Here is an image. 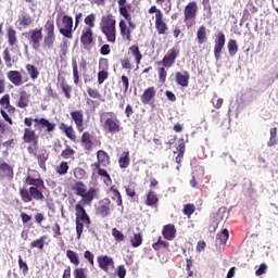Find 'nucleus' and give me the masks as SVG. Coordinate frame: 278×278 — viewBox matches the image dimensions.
Wrapping results in <instances>:
<instances>
[{
	"label": "nucleus",
	"instance_id": "23",
	"mask_svg": "<svg viewBox=\"0 0 278 278\" xmlns=\"http://www.w3.org/2000/svg\"><path fill=\"white\" fill-rule=\"evenodd\" d=\"M80 42L84 45V47H90L92 42H94V33L91 28H84L81 36H80Z\"/></svg>",
	"mask_w": 278,
	"mask_h": 278
},
{
	"label": "nucleus",
	"instance_id": "28",
	"mask_svg": "<svg viewBox=\"0 0 278 278\" xmlns=\"http://www.w3.org/2000/svg\"><path fill=\"white\" fill-rule=\"evenodd\" d=\"M0 105H1L2 110H7L8 114H10V115L16 114V108H14L10 103V94L7 93V94L2 96V98L0 99Z\"/></svg>",
	"mask_w": 278,
	"mask_h": 278
},
{
	"label": "nucleus",
	"instance_id": "12",
	"mask_svg": "<svg viewBox=\"0 0 278 278\" xmlns=\"http://www.w3.org/2000/svg\"><path fill=\"white\" fill-rule=\"evenodd\" d=\"M197 14H199V4L197 1H190L184 9V23L188 25L190 21L194 23L197 21Z\"/></svg>",
	"mask_w": 278,
	"mask_h": 278
},
{
	"label": "nucleus",
	"instance_id": "46",
	"mask_svg": "<svg viewBox=\"0 0 278 278\" xmlns=\"http://www.w3.org/2000/svg\"><path fill=\"white\" fill-rule=\"evenodd\" d=\"M118 86L123 88V93L127 94L129 91V77L127 75H122L121 80L118 81Z\"/></svg>",
	"mask_w": 278,
	"mask_h": 278
},
{
	"label": "nucleus",
	"instance_id": "5",
	"mask_svg": "<svg viewBox=\"0 0 278 278\" xmlns=\"http://www.w3.org/2000/svg\"><path fill=\"white\" fill-rule=\"evenodd\" d=\"M72 190L76 197H80L83 205H92V201H94V197H97V189L89 188L84 184V181L78 180L72 186Z\"/></svg>",
	"mask_w": 278,
	"mask_h": 278
},
{
	"label": "nucleus",
	"instance_id": "61",
	"mask_svg": "<svg viewBox=\"0 0 278 278\" xmlns=\"http://www.w3.org/2000/svg\"><path fill=\"white\" fill-rule=\"evenodd\" d=\"M108 77H110V73H108V71L102 70L98 72V84L101 86V84H103Z\"/></svg>",
	"mask_w": 278,
	"mask_h": 278
},
{
	"label": "nucleus",
	"instance_id": "53",
	"mask_svg": "<svg viewBox=\"0 0 278 278\" xmlns=\"http://www.w3.org/2000/svg\"><path fill=\"white\" fill-rule=\"evenodd\" d=\"M110 190L112 191L113 195L116 197V203L118 207H123V195H121V191H118V188H116V186H112Z\"/></svg>",
	"mask_w": 278,
	"mask_h": 278
},
{
	"label": "nucleus",
	"instance_id": "11",
	"mask_svg": "<svg viewBox=\"0 0 278 278\" xmlns=\"http://www.w3.org/2000/svg\"><path fill=\"white\" fill-rule=\"evenodd\" d=\"M28 42L34 51H40V43L42 42V28H35L25 34Z\"/></svg>",
	"mask_w": 278,
	"mask_h": 278
},
{
	"label": "nucleus",
	"instance_id": "14",
	"mask_svg": "<svg viewBox=\"0 0 278 278\" xmlns=\"http://www.w3.org/2000/svg\"><path fill=\"white\" fill-rule=\"evenodd\" d=\"M15 25L17 26V29H27L34 25V16L26 11H22L15 22Z\"/></svg>",
	"mask_w": 278,
	"mask_h": 278
},
{
	"label": "nucleus",
	"instance_id": "54",
	"mask_svg": "<svg viewBox=\"0 0 278 278\" xmlns=\"http://www.w3.org/2000/svg\"><path fill=\"white\" fill-rule=\"evenodd\" d=\"M217 240H219V244H227V240H229V230L225 228L217 235Z\"/></svg>",
	"mask_w": 278,
	"mask_h": 278
},
{
	"label": "nucleus",
	"instance_id": "34",
	"mask_svg": "<svg viewBox=\"0 0 278 278\" xmlns=\"http://www.w3.org/2000/svg\"><path fill=\"white\" fill-rule=\"evenodd\" d=\"M47 235H43L41 237H39L38 239H35L30 242V249H38L39 251H43L45 250V244L47 242Z\"/></svg>",
	"mask_w": 278,
	"mask_h": 278
},
{
	"label": "nucleus",
	"instance_id": "27",
	"mask_svg": "<svg viewBox=\"0 0 278 278\" xmlns=\"http://www.w3.org/2000/svg\"><path fill=\"white\" fill-rule=\"evenodd\" d=\"M7 77L13 86H23V74L18 71H9L7 73Z\"/></svg>",
	"mask_w": 278,
	"mask_h": 278
},
{
	"label": "nucleus",
	"instance_id": "55",
	"mask_svg": "<svg viewBox=\"0 0 278 278\" xmlns=\"http://www.w3.org/2000/svg\"><path fill=\"white\" fill-rule=\"evenodd\" d=\"M87 93L90 97V99H98V101H101L102 99L99 89H92L91 87H87Z\"/></svg>",
	"mask_w": 278,
	"mask_h": 278
},
{
	"label": "nucleus",
	"instance_id": "62",
	"mask_svg": "<svg viewBox=\"0 0 278 278\" xmlns=\"http://www.w3.org/2000/svg\"><path fill=\"white\" fill-rule=\"evenodd\" d=\"M84 257L89 262V264L94 266V254H92V252H90L89 250H86L84 253Z\"/></svg>",
	"mask_w": 278,
	"mask_h": 278
},
{
	"label": "nucleus",
	"instance_id": "38",
	"mask_svg": "<svg viewBox=\"0 0 278 278\" xmlns=\"http://www.w3.org/2000/svg\"><path fill=\"white\" fill-rule=\"evenodd\" d=\"M26 71L33 81H36V79L40 77V71H38V67H36V65L27 64Z\"/></svg>",
	"mask_w": 278,
	"mask_h": 278
},
{
	"label": "nucleus",
	"instance_id": "3",
	"mask_svg": "<svg viewBox=\"0 0 278 278\" xmlns=\"http://www.w3.org/2000/svg\"><path fill=\"white\" fill-rule=\"evenodd\" d=\"M100 30L105 36L106 42L116 45V17L109 13L100 20Z\"/></svg>",
	"mask_w": 278,
	"mask_h": 278
},
{
	"label": "nucleus",
	"instance_id": "21",
	"mask_svg": "<svg viewBox=\"0 0 278 278\" xmlns=\"http://www.w3.org/2000/svg\"><path fill=\"white\" fill-rule=\"evenodd\" d=\"M59 129L60 131L65 134L66 138H68V140H71L72 142L77 141V134L75 132V128H73L72 125L68 126L65 123L61 122L59 124Z\"/></svg>",
	"mask_w": 278,
	"mask_h": 278
},
{
	"label": "nucleus",
	"instance_id": "59",
	"mask_svg": "<svg viewBox=\"0 0 278 278\" xmlns=\"http://www.w3.org/2000/svg\"><path fill=\"white\" fill-rule=\"evenodd\" d=\"M195 211H197V207L194 206V204H186L182 210L185 216H188V217H190L191 214H194Z\"/></svg>",
	"mask_w": 278,
	"mask_h": 278
},
{
	"label": "nucleus",
	"instance_id": "20",
	"mask_svg": "<svg viewBox=\"0 0 278 278\" xmlns=\"http://www.w3.org/2000/svg\"><path fill=\"white\" fill-rule=\"evenodd\" d=\"M157 93V90L155 87H148L143 90V93L140 97V101L143 105H149L153 99H155V94Z\"/></svg>",
	"mask_w": 278,
	"mask_h": 278
},
{
	"label": "nucleus",
	"instance_id": "51",
	"mask_svg": "<svg viewBox=\"0 0 278 278\" xmlns=\"http://www.w3.org/2000/svg\"><path fill=\"white\" fill-rule=\"evenodd\" d=\"M228 52L229 55H236V53H238V41H236V39H230L228 41Z\"/></svg>",
	"mask_w": 278,
	"mask_h": 278
},
{
	"label": "nucleus",
	"instance_id": "24",
	"mask_svg": "<svg viewBox=\"0 0 278 278\" xmlns=\"http://www.w3.org/2000/svg\"><path fill=\"white\" fill-rule=\"evenodd\" d=\"M175 79L178 86H181V88H188V85L190 84V73L188 71L177 72L175 75Z\"/></svg>",
	"mask_w": 278,
	"mask_h": 278
},
{
	"label": "nucleus",
	"instance_id": "30",
	"mask_svg": "<svg viewBox=\"0 0 278 278\" xmlns=\"http://www.w3.org/2000/svg\"><path fill=\"white\" fill-rule=\"evenodd\" d=\"M117 3L122 16L131 15V3H127V0H117Z\"/></svg>",
	"mask_w": 278,
	"mask_h": 278
},
{
	"label": "nucleus",
	"instance_id": "15",
	"mask_svg": "<svg viewBox=\"0 0 278 278\" xmlns=\"http://www.w3.org/2000/svg\"><path fill=\"white\" fill-rule=\"evenodd\" d=\"M225 42L227 39L225 38V33L219 31L215 37V46H214V56L218 62L220 60V53H223V49H225Z\"/></svg>",
	"mask_w": 278,
	"mask_h": 278
},
{
	"label": "nucleus",
	"instance_id": "41",
	"mask_svg": "<svg viewBox=\"0 0 278 278\" xmlns=\"http://www.w3.org/2000/svg\"><path fill=\"white\" fill-rule=\"evenodd\" d=\"M61 90L66 99H71V92H73V89L68 83H66V78L64 77L61 80Z\"/></svg>",
	"mask_w": 278,
	"mask_h": 278
},
{
	"label": "nucleus",
	"instance_id": "1",
	"mask_svg": "<svg viewBox=\"0 0 278 278\" xmlns=\"http://www.w3.org/2000/svg\"><path fill=\"white\" fill-rule=\"evenodd\" d=\"M35 123V125H34ZM24 125L26 126V128H24V134H23V141L26 144H29L27 147V151L30 155H36V153L38 152L39 146V139L40 137L38 136V134H36L37 131H46L48 134H51V131H55V124L51 123L48 118L45 117H25L24 118ZM31 125H34L35 129L34 130L31 128Z\"/></svg>",
	"mask_w": 278,
	"mask_h": 278
},
{
	"label": "nucleus",
	"instance_id": "47",
	"mask_svg": "<svg viewBox=\"0 0 278 278\" xmlns=\"http://www.w3.org/2000/svg\"><path fill=\"white\" fill-rule=\"evenodd\" d=\"M96 21H97V14L91 13V14L87 15L85 17V25H87V27H85V29H92L94 27Z\"/></svg>",
	"mask_w": 278,
	"mask_h": 278
},
{
	"label": "nucleus",
	"instance_id": "40",
	"mask_svg": "<svg viewBox=\"0 0 278 278\" xmlns=\"http://www.w3.org/2000/svg\"><path fill=\"white\" fill-rule=\"evenodd\" d=\"M46 36H55V22L48 20L43 25Z\"/></svg>",
	"mask_w": 278,
	"mask_h": 278
},
{
	"label": "nucleus",
	"instance_id": "25",
	"mask_svg": "<svg viewBox=\"0 0 278 278\" xmlns=\"http://www.w3.org/2000/svg\"><path fill=\"white\" fill-rule=\"evenodd\" d=\"M162 236L165 240L173 241L177 238V228L173 224L165 225L162 230Z\"/></svg>",
	"mask_w": 278,
	"mask_h": 278
},
{
	"label": "nucleus",
	"instance_id": "19",
	"mask_svg": "<svg viewBox=\"0 0 278 278\" xmlns=\"http://www.w3.org/2000/svg\"><path fill=\"white\" fill-rule=\"evenodd\" d=\"M154 25L159 36H164L168 31V25L164 22V14L159 13L155 15Z\"/></svg>",
	"mask_w": 278,
	"mask_h": 278
},
{
	"label": "nucleus",
	"instance_id": "9",
	"mask_svg": "<svg viewBox=\"0 0 278 278\" xmlns=\"http://www.w3.org/2000/svg\"><path fill=\"white\" fill-rule=\"evenodd\" d=\"M180 54L181 51L179 50V48H172L156 64L157 66H167L169 68H173V66H175V62H177V58H179Z\"/></svg>",
	"mask_w": 278,
	"mask_h": 278
},
{
	"label": "nucleus",
	"instance_id": "37",
	"mask_svg": "<svg viewBox=\"0 0 278 278\" xmlns=\"http://www.w3.org/2000/svg\"><path fill=\"white\" fill-rule=\"evenodd\" d=\"M128 51H130L131 55L136 60L137 66H139V64H141V62H142V52H140V48L138 46L134 45L128 48Z\"/></svg>",
	"mask_w": 278,
	"mask_h": 278
},
{
	"label": "nucleus",
	"instance_id": "2",
	"mask_svg": "<svg viewBox=\"0 0 278 278\" xmlns=\"http://www.w3.org/2000/svg\"><path fill=\"white\" fill-rule=\"evenodd\" d=\"M26 186H30L28 189L25 187L20 188L21 201L24 203H31V201H45V180L42 178H34L31 175L25 177Z\"/></svg>",
	"mask_w": 278,
	"mask_h": 278
},
{
	"label": "nucleus",
	"instance_id": "43",
	"mask_svg": "<svg viewBox=\"0 0 278 278\" xmlns=\"http://www.w3.org/2000/svg\"><path fill=\"white\" fill-rule=\"evenodd\" d=\"M54 45H55V35H45L43 47L46 49H53Z\"/></svg>",
	"mask_w": 278,
	"mask_h": 278
},
{
	"label": "nucleus",
	"instance_id": "6",
	"mask_svg": "<svg viewBox=\"0 0 278 278\" xmlns=\"http://www.w3.org/2000/svg\"><path fill=\"white\" fill-rule=\"evenodd\" d=\"M97 162L91 164L93 170H98L99 177H104L108 181H112V177L104 168H108L112 162L110 161V154L105 150H98L97 152Z\"/></svg>",
	"mask_w": 278,
	"mask_h": 278
},
{
	"label": "nucleus",
	"instance_id": "33",
	"mask_svg": "<svg viewBox=\"0 0 278 278\" xmlns=\"http://www.w3.org/2000/svg\"><path fill=\"white\" fill-rule=\"evenodd\" d=\"M197 40L198 45H205L207 42V28L204 25H201L197 30Z\"/></svg>",
	"mask_w": 278,
	"mask_h": 278
},
{
	"label": "nucleus",
	"instance_id": "8",
	"mask_svg": "<svg viewBox=\"0 0 278 278\" xmlns=\"http://www.w3.org/2000/svg\"><path fill=\"white\" fill-rule=\"evenodd\" d=\"M106 118L103 123V129L106 131V134H121L123 131V124L121 123V119H118V116H116V113L114 112H106L104 113Z\"/></svg>",
	"mask_w": 278,
	"mask_h": 278
},
{
	"label": "nucleus",
	"instance_id": "17",
	"mask_svg": "<svg viewBox=\"0 0 278 278\" xmlns=\"http://www.w3.org/2000/svg\"><path fill=\"white\" fill-rule=\"evenodd\" d=\"M12 181L14 179V167L12 165L2 162L0 164V181Z\"/></svg>",
	"mask_w": 278,
	"mask_h": 278
},
{
	"label": "nucleus",
	"instance_id": "50",
	"mask_svg": "<svg viewBox=\"0 0 278 278\" xmlns=\"http://www.w3.org/2000/svg\"><path fill=\"white\" fill-rule=\"evenodd\" d=\"M74 278H88V269L84 267H77L73 271Z\"/></svg>",
	"mask_w": 278,
	"mask_h": 278
},
{
	"label": "nucleus",
	"instance_id": "13",
	"mask_svg": "<svg viewBox=\"0 0 278 278\" xmlns=\"http://www.w3.org/2000/svg\"><path fill=\"white\" fill-rule=\"evenodd\" d=\"M96 214L97 216H101V218H108V216L112 214V201L110 198H104L99 201L96 207Z\"/></svg>",
	"mask_w": 278,
	"mask_h": 278
},
{
	"label": "nucleus",
	"instance_id": "42",
	"mask_svg": "<svg viewBox=\"0 0 278 278\" xmlns=\"http://www.w3.org/2000/svg\"><path fill=\"white\" fill-rule=\"evenodd\" d=\"M66 257L70 260L71 264H74V266H79V254H77V252L67 250Z\"/></svg>",
	"mask_w": 278,
	"mask_h": 278
},
{
	"label": "nucleus",
	"instance_id": "26",
	"mask_svg": "<svg viewBox=\"0 0 278 278\" xmlns=\"http://www.w3.org/2000/svg\"><path fill=\"white\" fill-rule=\"evenodd\" d=\"M146 205L148 207H157L160 205V198H157V193L150 189L146 194Z\"/></svg>",
	"mask_w": 278,
	"mask_h": 278
},
{
	"label": "nucleus",
	"instance_id": "4",
	"mask_svg": "<svg viewBox=\"0 0 278 278\" xmlns=\"http://www.w3.org/2000/svg\"><path fill=\"white\" fill-rule=\"evenodd\" d=\"M75 223H76V233H77V240H81V233H84V227L87 229H90V225H92V219H90V215H88V212H86V208L84 205H81V202H78L75 205Z\"/></svg>",
	"mask_w": 278,
	"mask_h": 278
},
{
	"label": "nucleus",
	"instance_id": "63",
	"mask_svg": "<svg viewBox=\"0 0 278 278\" xmlns=\"http://www.w3.org/2000/svg\"><path fill=\"white\" fill-rule=\"evenodd\" d=\"M52 231L53 238H59L60 236H62V228L60 227V224L55 223L52 227Z\"/></svg>",
	"mask_w": 278,
	"mask_h": 278
},
{
	"label": "nucleus",
	"instance_id": "7",
	"mask_svg": "<svg viewBox=\"0 0 278 278\" xmlns=\"http://www.w3.org/2000/svg\"><path fill=\"white\" fill-rule=\"evenodd\" d=\"M124 20H121L118 23L119 34L123 40L131 42L134 40V29H136V23L131 18V15H122Z\"/></svg>",
	"mask_w": 278,
	"mask_h": 278
},
{
	"label": "nucleus",
	"instance_id": "32",
	"mask_svg": "<svg viewBox=\"0 0 278 278\" xmlns=\"http://www.w3.org/2000/svg\"><path fill=\"white\" fill-rule=\"evenodd\" d=\"M7 40L10 47H14L18 42V37L16 36V29L10 26L7 28Z\"/></svg>",
	"mask_w": 278,
	"mask_h": 278
},
{
	"label": "nucleus",
	"instance_id": "52",
	"mask_svg": "<svg viewBox=\"0 0 278 278\" xmlns=\"http://www.w3.org/2000/svg\"><path fill=\"white\" fill-rule=\"evenodd\" d=\"M68 163L62 161L59 166L55 168V173L58 175L64 176L66 173H68Z\"/></svg>",
	"mask_w": 278,
	"mask_h": 278
},
{
	"label": "nucleus",
	"instance_id": "57",
	"mask_svg": "<svg viewBox=\"0 0 278 278\" xmlns=\"http://www.w3.org/2000/svg\"><path fill=\"white\" fill-rule=\"evenodd\" d=\"M124 189L127 197H129L130 199H134V197H136V186H134V184H129L128 186H125Z\"/></svg>",
	"mask_w": 278,
	"mask_h": 278
},
{
	"label": "nucleus",
	"instance_id": "22",
	"mask_svg": "<svg viewBox=\"0 0 278 278\" xmlns=\"http://www.w3.org/2000/svg\"><path fill=\"white\" fill-rule=\"evenodd\" d=\"M80 144L85 151H92V147H94V142H92V134L90 131H84L80 137Z\"/></svg>",
	"mask_w": 278,
	"mask_h": 278
},
{
	"label": "nucleus",
	"instance_id": "44",
	"mask_svg": "<svg viewBox=\"0 0 278 278\" xmlns=\"http://www.w3.org/2000/svg\"><path fill=\"white\" fill-rule=\"evenodd\" d=\"M142 241H143V239H142L141 232L134 233V236L130 237V243L134 249H138V247H140L142 244Z\"/></svg>",
	"mask_w": 278,
	"mask_h": 278
},
{
	"label": "nucleus",
	"instance_id": "64",
	"mask_svg": "<svg viewBox=\"0 0 278 278\" xmlns=\"http://www.w3.org/2000/svg\"><path fill=\"white\" fill-rule=\"evenodd\" d=\"M127 276V269H125V265H119L117 267V277L125 278Z\"/></svg>",
	"mask_w": 278,
	"mask_h": 278
},
{
	"label": "nucleus",
	"instance_id": "56",
	"mask_svg": "<svg viewBox=\"0 0 278 278\" xmlns=\"http://www.w3.org/2000/svg\"><path fill=\"white\" fill-rule=\"evenodd\" d=\"M112 236L116 242H123L125 240V235L117 228L112 229Z\"/></svg>",
	"mask_w": 278,
	"mask_h": 278
},
{
	"label": "nucleus",
	"instance_id": "35",
	"mask_svg": "<svg viewBox=\"0 0 278 278\" xmlns=\"http://www.w3.org/2000/svg\"><path fill=\"white\" fill-rule=\"evenodd\" d=\"M17 108L25 110V108H29V94L26 91L20 92V98L16 103Z\"/></svg>",
	"mask_w": 278,
	"mask_h": 278
},
{
	"label": "nucleus",
	"instance_id": "39",
	"mask_svg": "<svg viewBox=\"0 0 278 278\" xmlns=\"http://www.w3.org/2000/svg\"><path fill=\"white\" fill-rule=\"evenodd\" d=\"M38 164H39V167L42 169V170H47V160H49V154L47 153H39V154H34Z\"/></svg>",
	"mask_w": 278,
	"mask_h": 278
},
{
	"label": "nucleus",
	"instance_id": "60",
	"mask_svg": "<svg viewBox=\"0 0 278 278\" xmlns=\"http://www.w3.org/2000/svg\"><path fill=\"white\" fill-rule=\"evenodd\" d=\"M18 266L22 269L23 275H27L29 273V266L27 265V262L23 261V257L18 256Z\"/></svg>",
	"mask_w": 278,
	"mask_h": 278
},
{
	"label": "nucleus",
	"instance_id": "31",
	"mask_svg": "<svg viewBox=\"0 0 278 278\" xmlns=\"http://www.w3.org/2000/svg\"><path fill=\"white\" fill-rule=\"evenodd\" d=\"M159 67L156 68L157 73V79L160 84H166V78L168 77V66L166 65H157Z\"/></svg>",
	"mask_w": 278,
	"mask_h": 278
},
{
	"label": "nucleus",
	"instance_id": "18",
	"mask_svg": "<svg viewBox=\"0 0 278 278\" xmlns=\"http://www.w3.org/2000/svg\"><path fill=\"white\" fill-rule=\"evenodd\" d=\"M98 266L104 273H110V268L114 269V258L108 255H100L97 257Z\"/></svg>",
	"mask_w": 278,
	"mask_h": 278
},
{
	"label": "nucleus",
	"instance_id": "29",
	"mask_svg": "<svg viewBox=\"0 0 278 278\" xmlns=\"http://www.w3.org/2000/svg\"><path fill=\"white\" fill-rule=\"evenodd\" d=\"M176 151L174 153H177L175 157L176 164H181L184 160V155H186V142L184 141V138L179 139V143L176 146Z\"/></svg>",
	"mask_w": 278,
	"mask_h": 278
},
{
	"label": "nucleus",
	"instance_id": "58",
	"mask_svg": "<svg viewBox=\"0 0 278 278\" xmlns=\"http://www.w3.org/2000/svg\"><path fill=\"white\" fill-rule=\"evenodd\" d=\"M3 60L5 62V65L10 68L12 67V54H10V50L7 48L4 49L3 53Z\"/></svg>",
	"mask_w": 278,
	"mask_h": 278
},
{
	"label": "nucleus",
	"instance_id": "36",
	"mask_svg": "<svg viewBox=\"0 0 278 278\" xmlns=\"http://www.w3.org/2000/svg\"><path fill=\"white\" fill-rule=\"evenodd\" d=\"M129 164H131V159L129 157V151L122 152L118 159L119 168H129Z\"/></svg>",
	"mask_w": 278,
	"mask_h": 278
},
{
	"label": "nucleus",
	"instance_id": "10",
	"mask_svg": "<svg viewBox=\"0 0 278 278\" xmlns=\"http://www.w3.org/2000/svg\"><path fill=\"white\" fill-rule=\"evenodd\" d=\"M59 33L64 38L73 40V17L71 15L62 16L61 26H59Z\"/></svg>",
	"mask_w": 278,
	"mask_h": 278
},
{
	"label": "nucleus",
	"instance_id": "45",
	"mask_svg": "<svg viewBox=\"0 0 278 278\" xmlns=\"http://www.w3.org/2000/svg\"><path fill=\"white\" fill-rule=\"evenodd\" d=\"M72 68H73V79L75 86H79V66L77 65V61H72Z\"/></svg>",
	"mask_w": 278,
	"mask_h": 278
},
{
	"label": "nucleus",
	"instance_id": "16",
	"mask_svg": "<svg viewBox=\"0 0 278 278\" xmlns=\"http://www.w3.org/2000/svg\"><path fill=\"white\" fill-rule=\"evenodd\" d=\"M70 116L74 122V125H76V129L78 134H84V129H86V127H84V111L83 110L72 111L70 113Z\"/></svg>",
	"mask_w": 278,
	"mask_h": 278
},
{
	"label": "nucleus",
	"instance_id": "49",
	"mask_svg": "<svg viewBox=\"0 0 278 278\" xmlns=\"http://www.w3.org/2000/svg\"><path fill=\"white\" fill-rule=\"evenodd\" d=\"M61 157H63V160H71V157H75V150L70 146H66V148L61 152Z\"/></svg>",
	"mask_w": 278,
	"mask_h": 278
},
{
	"label": "nucleus",
	"instance_id": "48",
	"mask_svg": "<svg viewBox=\"0 0 278 278\" xmlns=\"http://www.w3.org/2000/svg\"><path fill=\"white\" fill-rule=\"evenodd\" d=\"M168 247H170V243L162 240V237H159L157 241L152 244V249H154V251H160L162 248L168 249Z\"/></svg>",
	"mask_w": 278,
	"mask_h": 278
}]
</instances>
